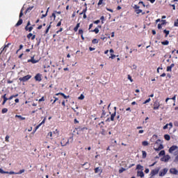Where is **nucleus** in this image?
<instances>
[{"label": "nucleus", "mask_w": 178, "mask_h": 178, "mask_svg": "<svg viewBox=\"0 0 178 178\" xmlns=\"http://www.w3.org/2000/svg\"><path fill=\"white\" fill-rule=\"evenodd\" d=\"M160 141L161 139H159L156 141L154 146V151H161V149H163V145L159 144Z\"/></svg>", "instance_id": "1"}, {"label": "nucleus", "mask_w": 178, "mask_h": 178, "mask_svg": "<svg viewBox=\"0 0 178 178\" xmlns=\"http://www.w3.org/2000/svg\"><path fill=\"white\" fill-rule=\"evenodd\" d=\"M30 79H31V75L28 74L26 76H24L23 77H20L19 79V81H22L23 83H26V81H29V80H30Z\"/></svg>", "instance_id": "2"}, {"label": "nucleus", "mask_w": 178, "mask_h": 178, "mask_svg": "<svg viewBox=\"0 0 178 178\" xmlns=\"http://www.w3.org/2000/svg\"><path fill=\"white\" fill-rule=\"evenodd\" d=\"M153 106V109L154 111H158V109H159V106H161V104L159 103V102L156 101L154 102Z\"/></svg>", "instance_id": "3"}, {"label": "nucleus", "mask_w": 178, "mask_h": 178, "mask_svg": "<svg viewBox=\"0 0 178 178\" xmlns=\"http://www.w3.org/2000/svg\"><path fill=\"white\" fill-rule=\"evenodd\" d=\"M30 62L33 64L34 63H38V62H40V60H35L34 59V56H33L31 59L28 60V63H30Z\"/></svg>", "instance_id": "4"}, {"label": "nucleus", "mask_w": 178, "mask_h": 178, "mask_svg": "<svg viewBox=\"0 0 178 178\" xmlns=\"http://www.w3.org/2000/svg\"><path fill=\"white\" fill-rule=\"evenodd\" d=\"M42 77V74L38 73L35 76V81H42V79L41 78Z\"/></svg>", "instance_id": "5"}, {"label": "nucleus", "mask_w": 178, "mask_h": 178, "mask_svg": "<svg viewBox=\"0 0 178 178\" xmlns=\"http://www.w3.org/2000/svg\"><path fill=\"white\" fill-rule=\"evenodd\" d=\"M158 173H159V168H156V169L152 170L151 171L150 175H151V176L152 177L155 176V175H158Z\"/></svg>", "instance_id": "6"}, {"label": "nucleus", "mask_w": 178, "mask_h": 178, "mask_svg": "<svg viewBox=\"0 0 178 178\" xmlns=\"http://www.w3.org/2000/svg\"><path fill=\"white\" fill-rule=\"evenodd\" d=\"M178 149V147L176 145H172V147H170L169 149V152L170 154H173V151H176V149Z\"/></svg>", "instance_id": "7"}, {"label": "nucleus", "mask_w": 178, "mask_h": 178, "mask_svg": "<svg viewBox=\"0 0 178 178\" xmlns=\"http://www.w3.org/2000/svg\"><path fill=\"white\" fill-rule=\"evenodd\" d=\"M170 173H171V175H178V170L176 168H170Z\"/></svg>", "instance_id": "8"}, {"label": "nucleus", "mask_w": 178, "mask_h": 178, "mask_svg": "<svg viewBox=\"0 0 178 178\" xmlns=\"http://www.w3.org/2000/svg\"><path fill=\"white\" fill-rule=\"evenodd\" d=\"M95 173H99L101 175V173H102V168L101 167H97L95 168Z\"/></svg>", "instance_id": "9"}, {"label": "nucleus", "mask_w": 178, "mask_h": 178, "mask_svg": "<svg viewBox=\"0 0 178 178\" xmlns=\"http://www.w3.org/2000/svg\"><path fill=\"white\" fill-rule=\"evenodd\" d=\"M56 95H61V97H63V98L65 99H67V98H70V95L66 96V95H65V93H63V92H58V93L56 94Z\"/></svg>", "instance_id": "10"}, {"label": "nucleus", "mask_w": 178, "mask_h": 178, "mask_svg": "<svg viewBox=\"0 0 178 178\" xmlns=\"http://www.w3.org/2000/svg\"><path fill=\"white\" fill-rule=\"evenodd\" d=\"M2 98L3 99V102H2V105H5V104H6L7 101H9V98L6 97V94H5L4 95L2 96Z\"/></svg>", "instance_id": "11"}, {"label": "nucleus", "mask_w": 178, "mask_h": 178, "mask_svg": "<svg viewBox=\"0 0 178 178\" xmlns=\"http://www.w3.org/2000/svg\"><path fill=\"white\" fill-rule=\"evenodd\" d=\"M167 173H168V168H164L163 170V172H160L159 176H161V177L165 176V175H166Z\"/></svg>", "instance_id": "12"}, {"label": "nucleus", "mask_w": 178, "mask_h": 178, "mask_svg": "<svg viewBox=\"0 0 178 178\" xmlns=\"http://www.w3.org/2000/svg\"><path fill=\"white\" fill-rule=\"evenodd\" d=\"M174 156H175L174 159V162L177 163L178 162V150L174 152Z\"/></svg>", "instance_id": "13"}, {"label": "nucleus", "mask_w": 178, "mask_h": 178, "mask_svg": "<svg viewBox=\"0 0 178 178\" xmlns=\"http://www.w3.org/2000/svg\"><path fill=\"white\" fill-rule=\"evenodd\" d=\"M67 144H69V140H67V142H65V139H63L60 142V145L62 147H66V145H67Z\"/></svg>", "instance_id": "14"}, {"label": "nucleus", "mask_w": 178, "mask_h": 178, "mask_svg": "<svg viewBox=\"0 0 178 178\" xmlns=\"http://www.w3.org/2000/svg\"><path fill=\"white\" fill-rule=\"evenodd\" d=\"M22 24H23V19H22V18H19V19L15 24V27H19V26H22Z\"/></svg>", "instance_id": "15"}, {"label": "nucleus", "mask_w": 178, "mask_h": 178, "mask_svg": "<svg viewBox=\"0 0 178 178\" xmlns=\"http://www.w3.org/2000/svg\"><path fill=\"white\" fill-rule=\"evenodd\" d=\"M170 159V156L167 155V156H165L164 159H161V161L163 162H168Z\"/></svg>", "instance_id": "16"}, {"label": "nucleus", "mask_w": 178, "mask_h": 178, "mask_svg": "<svg viewBox=\"0 0 178 178\" xmlns=\"http://www.w3.org/2000/svg\"><path fill=\"white\" fill-rule=\"evenodd\" d=\"M172 67H175V64L174 63L171 64L170 66H168L166 71L167 72H172Z\"/></svg>", "instance_id": "17"}, {"label": "nucleus", "mask_w": 178, "mask_h": 178, "mask_svg": "<svg viewBox=\"0 0 178 178\" xmlns=\"http://www.w3.org/2000/svg\"><path fill=\"white\" fill-rule=\"evenodd\" d=\"M115 116H116V111H115L113 113L111 114V118L110 120H111V122H113V120H115Z\"/></svg>", "instance_id": "18"}, {"label": "nucleus", "mask_w": 178, "mask_h": 178, "mask_svg": "<svg viewBox=\"0 0 178 178\" xmlns=\"http://www.w3.org/2000/svg\"><path fill=\"white\" fill-rule=\"evenodd\" d=\"M49 10V8H47L46 13L45 14H42L40 19H44V17H47V16H48V12Z\"/></svg>", "instance_id": "19"}, {"label": "nucleus", "mask_w": 178, "mask_h": 178, "mask_svg": "<svg viewBox=\"0 0 178 178\" xmlns=\"http://www.w3.org/2000/svg\"><path fill=\"white\" fill-rule=\"evenodd\" d=\"M25 30L26 31H29V32H31L33 31V26H26L25 27Z\"/></svg>", "instance_id": "20"}, {"label": "nucleus", "mask_w": 178, "mask_h": 178, "mask_svg": "<svg viewBox=\"0 0 178 178\" xmlns=\"http://www.w3.org/2000/svg\"><path fill=\"white\" fill-rule=\"evenodd\" d=\"M15 118H18V119H19V120H26V118L22 117V115H16Z\"/></svg>", "instance_id": "21"}, {"label": "nucleus", "mask_w": 178, "mask_h": 178, "mask_svg": "<svg viewBox=\"0 0 178 178\" xmlns=\"http://www.w3.org/2000/svg\"><path fill=\"white\" fill-rule=\"evenodd\" d=\"M158 139V136L154 134L152 136V138L150 139V141H155V140Z\"/></svg>", "instance_id": "22"}, {"label": "nucleus", "mask_w": 178, "mask_h": 178, "mask_svg": "<svg viewBox=\"0 0 178 178\" xmlns=\"http://www.w3.org/2000/svg\"><path fill=\"white\" fill-rule=\"evenodd\" d=\"M164 138L167 141H170V136L169 134H165V135H164Z\"/></svg>", "instance_id": "23"}, {"label": "nucleus", "mask_w": 178, "mask_h": 178, "mask_svg": "<svg viewBox=\"0 0 178 178\" xmlns=\"http://www.w3.org/2000/svg\"><path fill=\"white\" fill-rule=\"evenodd\" d=\"M138 176H139L140 177H144V172L138 171Z\"/></svg>", "instance_id": "24"}, {"label": "nucleus", "mask_w": 178, "mask_h": 178, "mask_svg": "<svg viewBox=\"0 0 178 178\" xmlns=\"http://www.w3.org/2000/svg\"><path fill=\"white\" fill-rule=\"evenodd\" d=\"M80 27V23H78L76 26L74 28V31L76 33V31L79 30V28Z\"/></svg>", "instance_id": "25"}, {"label": "nucleus", "mask_w": 178, "mask_h": 178, "mask_svg": "<svg viewBox=\"0 0 178 178\" xmlns=\"http://www.w3.org/2000/svg\"><path fill=\"white\" fill-rule=\"evenodd\" d=\"M142 158L143 159H145V158H147V152H145V151H142Z\"/></svg>", "instance_id": "26"}, {"label": "nucleus", "mask_w": 178, "mask_h": 178, "mask_svg": "<svg viewBox=\"0 0 178 178\" xmlns=\"http://www.w3.org/2000/svg\"><path fill=\"white\" fill-rule=\"evenodd\" d=\"M51 24H52V22H50V24L47 26L45 31V34H48V33L49 32V29H51Z\"/></svg>", "instance_id": "27"}, {"label": "nucleus", "mask_w": 178, "mask_h": 178, "mask_svg": "<svg viewBox=\"0 0 178 178\" xmlns=\"http://www.w3.org/2000/svg\"><path fill=\"white\" fill-rule=\"evenodd\" d=\"M33 9H34V6L29 7V8L26 10V13H30V11H31V10H33Z\"/></svg>", "instance_id": "28"}, {"label": "nucleus", "mask_w": 178, "mask_h": 178, "mask_svg": "<svg viewBox=\"0 0 178 178\" xmlns=\"http://www.w3.org/2000/svg\"><path fill=\"white\" fill-rule=\"evenodd\" d=\"M92 33H95V34H98L99 33V29L98 28H95L94 30L90 31Z\"/></svg>", "instance_id": "29"}, {"label": "nucleus", "mask_w": 178, "mask_h": 178, "mask_svg": "<svg viewBox=\"0 0 178 178\" xmlns=\"http://www.w3.org/2000/svg\"><path fill=\"white\" fill-rule=\"evenodd\" d=\"M0 173H1L2 175H7L8 173H9V172L4 171L3 170H2V168H0Z\"/></svg>", "instance_id": "30"}, {"label": "nucleus", "mask_w": 178, "mask_h": 178, "mask_svg": "<svg viewBox=\"0 0 178 178\" xmlns=\"http://www.w3.org/2000/svg\"><path fill=\"white\" fill-rule=\"evenodd\" d=\"M163 33H164V34H165V37L166 38V37H168V35L170 33V31L165 29L163 31Z\"/></svg>", "instance_id": "31"}, {"label": "nucleus", "mask_w": 178, "mask_h": 178, "mask_svg": "<svg viewBox=\"0 0 178 178\" xmlns=\"http://www.w3.org/2000/svg\"><path fill=\"white\" fill-rule=\"evenodd\" d=\"M149 145V143H148V141H147V140L142 142V145H143V147H147V145Z\"/></svg>", "instance_id": "32"}, {"label": "nucleus", "mask_w": 178, "mask_h": 178, "mask_svg": "<svg viewBox=\"0 0 178 178\" xmlns=\"http://www.w3.org/2000/svg\"><path fill=\"white\" fill-rule=\"evenodd\" d=\"M143 165H140V164H138L136 165V169H138V170H141V169H143Z\"/></svg>", "instance_id": "33"}, {"label": "nucleus", "mask_w": 178, "mask_h": 178, "mask_svg": "<svg viewBox=\"0 0 178 178\" xmlns=\"http://www.w3.org/2000/svg\"><path fill=\"white\" fill-rule=\"evenodd\" d=\"M135 12L137 13V15H140V13H143V10L139 8L138 10H136Z\"/></svg>", "instance_id": "34"}, {"label": "nucleus", "mask_w": 178, "mask_h": 178, "mask_svg": "<svg viewBox=\"0 0 178 178\" xmlns=\"http://www.w3.org/2000/svg\"><path fill=\"white\" fill-rule=\"evenodd\" d=\"M159 156H163V155H165V150H161L159 154Z\"/></svg>", "instance_id": "35"}, {"label": "nucleus", "mask_w": 178, "mask_h": 178, "mask_svg": "<svg viewBox=\"0 0 178 178\" xmlns=\"http://www.w3.org/2000/svg\"><path fill=\"white\" fill-rule=\"evenodd\" d=\"M3 51H5V52H6V48L5 47L1 48L0 54H2L3 52Z\"/></svg>", "instance_id": "36"}, {"label": "nucleus", "mask_w": 178, "mask_h": 178, "mask_svg": "<svg viewBox=\"0 0 178 178\" xmlns=\"http://www.w3.org/2000/svg\"><path fill=\"white\" fill-rule=\"evenodd\" d=\"M162 45H169V42L168 40L161 42Z\"/></svg>", "instance_id": "37"}, {"label": "nucleus", "mask_w": 178, "mask_h": 178, "mask_svg": "<svg viewBox=\"0 0 178 178\" xmlns=\"http://www.w3.org/2000/svg\"><path fill=\"white\" fill-rule=\"evenodd\" d=\"M86 13H87V7H86V8L83 9V11L81 13H79V15H84Z\"/></svg>", "instance_id": "38"}, {"label": "nucleus", "mask_w": 178, "mask_h": 178, "mask_svg": "<svg viewBox=\"0 0 178 178\" xmlns=\"http://www.w3.org/2000/svg\"><path fill=\"white\" fill-rule=\"evenodd\" d=\"M47 136H48V137L50 138L51 140L53 139V138H52V136H53L52 131L49 132Z\"/></svg>", "instance_id": "39"}, {"label": "nucleus", "mask_w": 178, "mask_h": 178, "mask_svg": "<svg viewBox=\"0 0 178 178\" xmlns=\"http://www.w3.org/2000/svg\"><path fill=\"white\" fill-rule=\"evenodd\" d=\"M9 138H10V136H9V135H7L5 138L6 143H9Z\"/></svg>", "instance_id": "40"}, {"label": "nucleus", "mask_w": 178, "mask_h": 178, "mask_svg": "<svg viewBox=\"0 0 178 178\" xmlns=\"http://www.w3.org/2000/svg\"><path fill=\"white\" fill-rule=\"evenodd\" d=\"M99 40L97 39H93L92 40V44H98Z\"/></svg>", "instance_id": "41"}, {"label": "nucleus", "mask_w": 178, "mask_h": 178, "mask_svg": "<svg viewBox=\"0 0 178 178\" xmlns=\"http://www.w3.org/2000/svg\"><path fill=\"white\" fill-rule=\"evenodd\" d=\"M8 113V108H4L1 110V113Z\"/></svg>", "instance_id": "42"}, {"label": "nucleus", "mask_w": 178, "mask_h": 178, "mask_svg": "<svg viewBox=\"0 0 178 178\" xmlns=\"http://www.w3.org/2000/svg\"><path fill=\"white\" fill-rule=\"evenodd\" d=\"M24 169L20 170L18 172H17V175H22V173H24Z\"/></svg>", "instance_id": "43"}, {"label": "nucleus", "mask_w": 178, "mask_h": 178, "mask_svg": "<svg viewBox=\"0 0 178 178\" xmlns=\"http://www.w3.org/2000/svg\"><path fill=\"white\" fill-rule=\"evenodd\" d=\"M128 80L131 81V83H133V79L131 78V76L130 74H128Z\"/></svg>", "instance_id": "44"}, {"label": "nucleus", "mask_w": 178, "mask_h": 178, "mask_svg": "<svg viewBox=\"0 0 178 178\" xmlns=\"http://www.w3.org/2000/svg\"><path fill=\"white\" fill-rule=\"evenodd\" d=\"M83 33H84V31H83V29L79 30V34H80V35H83Z\"/></svg>", "instance_id": "45"}, {"label": "nucleus", "mask_w": 178, "mask_h": 178, "mask_svg": "<svg viewBox=\"0 0 178 178\" xmlns=\"http://www.w3.org/2000/svg\"><path fill=\"white\" fill-rule=\"evenodd\" d=\"M111 59H115V58H116V55L111 54V56L109 57Z\"/></svg>", "instance_id": "46"}, {"label": "nucleus", "mask_w": 178, "mask_h": 178, "mask_svg": "<svg viewBox=\"0 0 178 178\" xmlns=\"http://www.w3.org/2000/svg\"><path fill=\"white\" fill-rule=\"evenodd\" d=\"M78 99H81V100L84 99V95L81 94L80 97H78Z\"/></svg>", "instance_id": "47"}, {"label": "nucleus", "mask_w": 178, "mask_h": 178, "mask_svg": "<svg viewBox=\"0 0 178 178\" xmlns=\"http://www.w3.org/2000/svg\"><path fill=\"white\" fill-rule=\"evenodd\" d=\"M151 102V98H149V99H146V100L143 102V104H148V102Z\"/></svg>", "instance_id": "48"}, {"label": "nucleus", "mask_w": 178, "mask_h": 178, "mask_svg": "<svg viewBox=\"0 0 178 178\" xmlns=\"http://www.w3.org/2000/svg\"><path fill=\"white\" fill-rule=\"evenodd\" d=\"M134 9H135V10H137L140 9V6H138V5H134Z\"/></svg>", "instance_id": "49"}, {"label": "nucleus", "mask_w": 178, "mask_h": 178, "mask_svg": "<svg viewBox=\"0 0 178 178\" xmlns=\"http://www.w3.org/2000/svg\"><path fill=\"white\" fill-rule=\"evenodd\" d=\"M13 98H16L15 96V95H11L10 97H8V99H9V101H10V100L13 99Z\"/></svg>", "instance_id": "50"}, {"label": "nucleus", "mask_w": 178, "mask_h": 178, "mask_svg": "<svg viewBox=\"0 0 178 178\" xmlns=\"http://www.w3.org/2000/svg\"><path fill=\"white\" fill-rule=\"evenodd\" d=\"M104 2V0H99V2L97 3L98 6L102 5V3Z\"/></svg>", "instance_id": "51"}, {"label": "nucleus", "mask_w": 178, "mask_h": 178, "mask_svg": "<svg viewBox=\"0 0 178 178\" xmlns=\"http://www.w3.org/2000/svg\"><path fill=\"white\" fill-rule=\"evenodd\" d=\"M17 172H15L13 171H10V172H8V173L7 175H17Z\"/></svg>", "instance_id": "52"}, {"label": "nucleus", "mask_w": 178, "mask_h": 178, "mask_svg": "<svg viewBox=\"0 0 178 178\" xmlns=\"http://www.w3.org/2000/svg\"><path fill=\"white\" fill-rule=\"evenodd\" d=\"M62 24V19H60V21H59L56 25V27H60V26Z\"/></svg>", "instance_id": "53"}, {"label": "nucleus", "mask_w": 178, "mask_h": 178, "mask_svg": "<svg viewBox=\"0 0 178 178\" xmlns=\"http://www.w3.org/2000/svg\"><path fill=\"white\" fill-rule=\"evenodd\" d=\"M124 170H126V169L122 168V169L119 170V173H123V172H124Z\"/></svg>", "instance_id": "54"}, {"label": "nucleus", "mask_w": 178, "mask_h": 178, "mask_svg": "<svg viewBox=\"0 0 178 178\" xmlns=\"http://www.w3.org/2000/svg\"><path fill=\"white\" fill-rule=\"evenodd\" d=\"M44 101H45V98L44 97H42V98L39 99V102H44Z\"/></svg>", "instance_id": "55"}, {"label": "nucleus", "mask_w": 178, "mask_h": 178, "mask_svg": "<svg viewBox=\"0 0 178 178\" xmlns=\"http://www.w3.org/2000/svg\"><path fill=\"white\" fill-rule=\"evenodd\" d=\"M32 36H33V33H29L27 35V38H29V40H30V38H31Z\"/></svg>", "instance_id": "56"}, {"label": "nucleus", "mask_w": 178, "mask_h": 178, "mask_svg": "<svg viewBox=\"0 0 178 178\" xmlns=\"http://www.w3.org/2000/svg\"><path fill=\"white\" fill-rule=\"evenodd\" d=\"M23 16V10H21L19 13V19H22V17Z\"/></svg>", "instance_id": "57"}, {"label": "nucleus", "mask_w": 178, "mask_h": 178, "mask_svg": "<svg viewBox=\"0 0 178 178\" xmlns=\"http://www.w3.org/2000/svg\"><path fill=\"white\" fill-rule=\"evenodd\" d=\"M40 127H41V124H39L38 125H37L35 128V130H38V129H40Z\"/></svg>", "instance_id": "58"}, {"label": "nucleus", "mask_w": 178, "mask_h": 178, "mask_svg": "<svg viewBox=\"0 0 178 178\" xmlns=\"http://www.w3.org/2000/svg\"><path fill=\"white\" fill-rule=\"evenodd\" d=\"M174 126H175V127H178V121L174 122Z\"/></svg>", "instance_id": "59"}, {"label": "nucleus", "mask_w": 178, "mask_h": 178, "mask_svg": "<svg viewBox=\"0 0 178 178\" xmlns=\"http://www.w3.org/2000/svg\"><path fill=\"white\" fill-rule=\"evenodd\" d=\"M101 21L99 19H97L96 21H94V24H99V23Z\"/></svg>", "instance_id": "60"}, {"label": "nucleus", "mask_w": 178, "mask_h": 178, "mask_svg": "<svg viewBox=\"0 0 178 178\" xmlns=\"http://www.w3.org/2000/svg\"><path fill=\"white\" fill-rule=\"evenodd\" d=\"M168 126H169V124H166L163 127V130H166V129H168Z\"/></svg>", "instance_id": "61"}, {"label": "nucleus", "mask_w": 178, "mask_h": 178, "mask_svg": "<svg viewBox=\"0 0 178 178\" xmlns=\"http://www.w3.org/2000/svg\"><path fill=\"white\" fill-rule=\"evenodd\" d=\"M161 22H162L161 24H162L163 26L164 24H166V20L162 19Z\"/></svg>", "instance_id": "62"}, {"label": "nucleus", "mask_w": 178, "mask_h": 178, "mask_svg": "<svg viewBox=\"0 0 178 178\" xmlns=\"http://www.w3.org/2000/svg\"><path fill=\"white\" fill-rule=\"evenodd\" d=\"M162 26H163L162 24H158V29H162Z\"/></svg>", "instance_id": "63"}, {"label": "nucleus", "mask_w": 178, "mask_h": 178, "mask_svg": "<svg viewBox=\"0 0 178 178\" xmlns=\"http://www.w3.org/2000/svg\"><path fill=\"white\" fill-rule=\"evenodd\" d=\"M145 173H149V168H146L145 170Z\"/></svg>", "instance_id": "64"}]
</instances>
